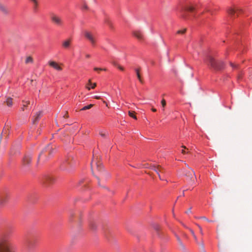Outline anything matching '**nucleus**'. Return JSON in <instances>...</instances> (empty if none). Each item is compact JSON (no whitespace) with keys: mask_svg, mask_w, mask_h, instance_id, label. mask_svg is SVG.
<instances>
[{"mask_svg":"<svg viewBox=\"0 0 252 252\" xmlns=\"http://www.w3.org/2000/svg\"><path fill=\"white\" fill-rule=\"evenodd\" d=\"M55 147L51 144L47 145L40 153L38 158V161L42 160L45 162L47 160L48 158L51 157L54 153Z\"/></svg>","mask_w":252,"mask_h":252,"instance_id":"1","label":"nucleus"},{"mask_svg":"<svg viewBox=\"0 0 252 252\" xmlns=\"http://www.w3.org/2000/svg\"><path fill=\"white\" fill-rule=\"evenodd\" d=\"M0 252H15L11 241L7 238L0 240Z\"/></svg>","mask_w":252,"mask_h":252,"instance_id":"2","label":"nucleus"},{"mask_svg":"<svg viewBox=\"0 0 252 252\" xmlns=\"http://www.w3.org/2000/svg\"><path fill=\"white\" fill-rule=\"evenodd\" d=\"M205 62L215 70H219L223 68V62L221 61H216L211 56H208Z\"/></svg>","mask_w":252,"mask_h":252,"instance_id":"3","label":"nucleus"},{"mask_svg":"<svg viewBox=\"0 0 252 252\" xmlns=\"http://www.w3.org/2000/svg\"><path fill=\"white\" fill-rule=\"evenodd\" d=\"M37 243V240L35 238H32L27 240L25 244V249L28 252H32Z\"/></svg>","mask_w":252,"mask_h":252,"instance_id":"4","label":"nucleus"},{"mask_svg":"<svg viewBox=\"0 0 252 252\" xmlns=\"http://www.w3.org/2000/svg\"><path fill=\"white\" fill-rule=\"evenodd\" d=\"M195 8L192 5H186L184 6L183 5H180L178 8L177 10H178L181 13V16L185 19H187V16L185 14V12L189 11V12H193L195 10Z\"/></svg>","mask_w":252,"mask_h":252,"instance_id":"5","label":"nucleus"},{"mask_svg":"<svg viewBox=\"0 0 252 252\" xmlns=\"http://www.w3.org/2000/svg\"><path fill=\"white\" fill-rule=\"evenodd\" d=\"M74 165L73 158L72 157H68L61 165V168L63 170L69 171L70 167Z\"/></svg>","mask_w":252,"mask_h":252,"instance_id":"6","label":"nucleus"},{"mask_svg":"<svg viewBox=\"0 0 252 252\" xmlns=\"http://www.w3.org/2000/svg\"><path fill=\"white\" fill-rule=\"evenodd\" d=\"M50 19L52 23L57 27H62L64 23L62 18L56 14H51Z\"/></svg>","mask_w":252,"mask_h":252,"instance_id":"7","label":"nucleus"},{"mask_svg":"<svg viewBox=\"0 0 252 252\" xmlns=\"http://www.w3.org/2000/svg\"><path fill=\"white\" fill-rule=\"evenodd\" d=\"M188 167V165H187ZM185 175L187 177L189 181L192 180L195 177V173L193 170L189 167L188 169L185 171Z\"/></svg>","mask_w":252,"mask_h":252,"instance_id":"8","label":"nucleus"},{"mask_svg":"<svg viewBox=\"0 0 252 252\" xmlns=\"http://www.w3.org/2000/svg\"><path fill=\"white\" fill-rule=\"evenodd\" d=\"M48 63L50 66L53 67L54 69L57 71H62L63 69L60 64L55 61H49Z\"/></svg>","mask_w":252,"mask_h":252,"instance_id":"9","label":"nucleus"},{"mask_svg":"<svg viewBox=\"0 0 252 252\" xmlns=\"http://www.w3.org/2000/svg\"><path fill=\"white\" fill-rule=\"evenodd\" d=\"M9 196L7 194L3 193L0 195V207L4 206L7 202Z\"/></svg>","mask_w":252,"mask_h":252,"instance_id":"10","label":"nucleus"},{"mask_svg":"<svg viewBox=\"0 0 252 252\" xmlns=\"http://www.w3.org/2000/svg\"><path fill=\"white\" fill-rule=\"evenodd\" d=\"M132 34L139 40L142 41L144 40V35L142 32L140 31H134L132 32Z\"/></svg>","mask_w":252,"mask_h":252,"instance_id":"11","label":"nucleus"},{"mask_svg":"<svg viewBox=\"0 0 252 252\" xmlns=\"http://www.w3.org/2000/svg\"><path fill=\"white\" fill-rule=\"evenodd\" d=\"M72 39L71 38H67L64 40L62 43V46L63 48L65 49H68L69 48L71 44Z\"/></svg>","mask_w":252,"mask_h":252,"instance_id":"12","label":"nucleus"},{"mask_svg":"<svg viewBox=\"0 0 252 252\" xmlns=\"http://www.w3.org/2000/svg\"><path fill=\"white\" fill-rule=\"evenodd\" d=\"M84 34L85 37L87 38L93 45L95 44V41L94 38L91 32H85Z\"/></svg>","mask_w":252,"mask_h":252,"instance_id":"13","label":"nucleus"},{"mask_svg":"<svg viewBox=\"0 0 252 252\" xmlns=\"http://www.w3.org/2000/svg\"><path fill=\"white\" fill-rule=\"evenodd\" d=\"M31 157L30 156L26 155L23 159V164L25 166L29 165L31 163Z\"/></svg>","mask_w":252,"mask_h":252,"instance_id":"14","label":"nucleus"},{"mask_svg":"<svg viewBox=\"0 0 252 252\" xmlns=\"http://www.w3.org/2000/svg\"><path fill=\"white\" fill-rule=\"evenodd\" d=\"M56 180V178L52 175H48L45 178V183L47 184H51Z\"/></svg>","mask_w":252,"mask_h":252,"instance_id":"15","label":"nucleus"},{"mask_svg":"<svg viewBox=\"0 0 252 252\" xmlns=\"http://www.w3.org/2000/svg\"><path fill=\"white\" fill-rule=\"evenodd\" d=\"M0 12L2 13L7 15L9 13L7 8L0 1Z\"/></svg>","mask_w":252,"mask_h":252,"instance_id":"16","label":"nucleus"},{"mask_svg":"<svg viewBox=\"0 0 252 252\" xmlns=\"http://www.w3.org/2000/svg\"><path fill=\"white\" fill-rule=\"evenodd\" d=\"M41 112H38L36 113V114L33 116V118L32 119L33 124H35L38 122V121L41 117Z\"/></svg>","mask_w":252,"mask_h":252,"instance_id":"17","label":"nucleus"},{"mask_svg":"<svg viewBox=\"0 0 252 252\" xmlns=\"http://www.w3.org/2000/svg\"><path fill=\"white\" fill-rule=\"evenodd\" d=\"M30 2L32 3L33 5V10L34 11H36L38 9V5H39V1L38 0H29Z\"/></svg>","mask_w":252,"mask_h":252,"instance_id":"18","label":"nucleus"},{"mask_svg":"<svg viewBox=\"0 0 252 252\" xmlns=\"http://www.w3.org/2000/svg\"><path fill=\"white\" fill-rule=\"evenodd\" d=\"M135 71L136 73V76L137 77V78L139 82L141 83H143V80L141 76L140 73V68H136L135 69Z\"/></svg>","mask_w":252,"mask_h":252,"instance_id":"19","label":"nucleus"},{"mask_svg":"<svg viewBox=\"0 0 252 252\" xmlns=\"http://www.w3.org/2000/svg\"><path fill=\"white\" fill-rule=\"evenodd\" d=\"M90 86H92V87H91L92 89H94L96 87V84L95 83L92 84L91 80L90 79V80H89L88 83L87 84L86 87V88L88 90H90L91 89Z\"/></svg>","mask_w":252,"mask_h":252,"instance_id":"20","label":"nucleus"},{"mask_svg":"<svg viewBox=\"0 0 252 252\" xmlns=\"http://www.w3.org/2000/svg\"><path fill=\"white\" fill-rule=\"evenodd\" d=\"M162 167L160 165H158L155 171L158 174L160 180H162L163 179L161 178L159 173L162 171Z\"/></svg>","mask_w":252,"mask_h":252,"instance_id":"21","label":"nucleus"},{"mask_svg":"<svg viewBox=\"0 0 252 252\" xmlns=\"http://www.w3.org/2000/svg\"><path fill=\"white\" fill-rule=\"evenodd\" d=\"M239 9H234L232 8H230L228 9V12L230 15L233 16L235 14V13H237V11Z\"/></svg>","mask_w":252,"mask_h":252,"instance_id":"22","label":"nucleus"},{"mask_svg":"<svg viewBox=\"0 0 252 252\" xmlns=\"http://www.w3.org/2000/svg\"><path fill=\"white\" fill-rule=\"evenodd\" d=\"M5 103H6V105L8 106H9V107L11 106L13 104L12 99L11 97L7 98Z\"/></svg>","mask_w":252,"mask_h":252,"instance_id":"23","label":"nucleus"},{"mask_svg":"<svg viewBox=\"0 0 252 252\" xmlns=\"http://www.w3.org/2000/svg\"><path fill=\"white\" fill-rule=\"evenodd\" d=\"M23 107L21 108L23 111L25 110V108L28 106V104H30L29 101H23Z\"/></svg>","mask_w":252,"mask_h":252,"instance_id":"24","label":"nucleus"},{"mask_svg":"<svg viewBox=\"0 0 252 252\" xmlns=\"http://www.w3.org/2000/svg\"><path fill=\"white\" fill-rule=\"evenodd\" d=\"M25 63H33L32 58L30 56L28 57L26 59Z\"/></svg>","mask_w":252,"mask_h":252,"instance_id":"25","label":"nucleus"},{"mask_svg":"<svg viewBox=\"0 0 252 252\" xmlns=\"http://www.w3.org/2000/svg\"><path fill=\"white\" fill-rule=\"evenodd\" d=\"M93 105H94L93 104H90L89 105L85 106L83 107L81 109V111H84V110L89 109L91 108L93 106Z\"/></svg>","mask_w":252,"mask_h":252,"instance_id":"26","label":"nucleus"},{"mask_svg":"<svg viewBox=\"0 0 252 252\" xmlns=\"http://www.w3.org/2000/svg\"><path fill=\"white\" fill-rule=\"evenodd\" d=\"M186 31H187V29L185 28L182 30H178L177 32V33L184 34L186 33Z\"/></svg>","mask_w":252,"mask_h":252,"instance_id":"27","label":"nucleus"},{"mask_svg":"<svg viewBox=\"0 0 252 252\" xmlns=\"http://www.w3.org/2000/svg\"><path fill=\"white\" fill-rule=\"evenodd\" d=\"M96 165L97 169L98 171H100L101 170V168H102V164H101V163H100V162H96Z\"/></svg>","mask_w":252,"mask_h":252,"instance_id":"28","label":"nucleus"},{"mask_svg":"<svg viewBox=\"0 0 252 252\" xmlns=\"http://www.w3.org/2000/svg\"><path fill=\"white\" fill-rule=\"evenodd\" d=\"M128 115L130 117L133 118L134 119H137L136 116L134 114V112L129 111Z\"/></svg>","mask_w":252,"mask_h":252,"instance_id":"29","label":"nucleus"},{"mask_svg":"<svg viewBox=\"0 0 252 252\" xmlns=\"http://www.w3.org/2000/svg\"><path fill=\"white\" fill-rule=\"evenodd\" d=\"M105 23L107 24L110 27V28H112V24L111 22L109 19H105Z\"/></svg>","mask_w":252,"mask_h":252,"instance_id":"30","label":"nucleus"},{"mask_svg":"<svg viewBox=\"0 0 252 252\" xmlns=\"http://www.w3.org/2000/svg\"><path fill=\"white\" fill-rule=\"evenodd\" d=\"M90 227L93 230H95L96 228V225L93 222L90 224Z\"/></svg>","mask_w":252,"mask_h":252,"instance_id":"31","label":"nucleus"},{"mask_svg":"<svg viewBox=\"0 0 252 252\" xmlns=\"http://www.w3.org/2000/svg\"><path fill=\"white\" fill-rule=\"evenodd\" d=\"M176 238H177V241L179 243V244H180V245H181V246L183 247V243L181 241V240L180 239V238L179 237V236H176Z\"/></svg>","mask_w":252,"mask_h":252,"instance_id":"32","label":"nucleus"},{"mask_svg":"<svg viewBox=\"0 0 252 252\" xmlns=\"http://www.w3.org/2000/svg\"><path fill=\"white\" fill-rule=\"evenodd\" d=\"M161 103L162 107L164 108L165 107V106L166 105L165 100L164 99H163L161 101Z\"/></svg>","mask_w":252,"mask_h":252,"instance_id":"33","label":"nucleus"},{"mask_svg":"<svg viewBox=\"0 0 252 252\" xmlns=\"http://www.w3.org/2000/svg\"><path fill=\"white\" fill-rule=\"evenodd\" d=\"M94 70L95 71H98V70H106V69L104 68H98V67H94Z\"/></svg>","mask_w":252,"mask_h":252,"instance_id":"34","label":"nucleus"},{"mask_svg":"<svg viewBox=\"0 0 252 252\" xmlns=\"http://www.w3.org/2000/svg\"><path fill=\"white\" fill-rule=\"evenodd\" d=\"M157 167V166L155 165H152L151 166H150V168L153 170H154V171L156 169Z\"/></svg>","mask_w":252,"mask_h":252,"instance_id":"35","label":"nucleus"},{"mask_svg":"<svg viewBox=\"0 0 252 252\" xmlns=\"http://www.w3.org/2000/svg\"><path fill=\"white\" fill-rule=\"evenodd\" d=\"M190 231L192 236H193L194 238L195 239V240H197L196 236H195L193 231L191 229H190Z\"/></svg>","mask_w":252,"mask_h":252,"instance_id":"36","label":"nucleus"},{"mask_svg":"<svg viewBox=\"0 0 252 252\" xmlns=\"http://www.w3.org/2000/svg\"><path fill=\"white\" fill-rule=\"evenodd\" d=\"M96 178H97V181H98L97 184H98V186H100V187H104L103 186H101V185H100V179H99L98 177H96Z\"/></svg>","mask_w":252,"mask_h":252,"instance_id":"37","label":"nucleus"},{"mask_svg":"<svg viewBox=\"0 0 252 252\" xmlns=\"http://www.w3.org/2000/svg\"><path fill=\"white\" fill-rule=\"evenodd\" d=\"M117 67L122 71H123L124 70V68L121 66L120 65H118Z\"/></svg>","mask_w":252,"mask_h":252,"instance_id":"38","label":"nucleus"},{"mask_svg":"<svg viewBox=\"0 0 252 252\" xmlns=\"http://www.w3.org/2000/svg\"><path fill=\"white\" fill-rule=\"evenodd\" d=\"M198 228H199V230H200V233H201L202 235H203V231H202V227H201L200 225H198Z\"/></svg>","mask_w":252,"mask_h":252,"instance_id":"39","label":"nucleus"},{"mask_svg":"<svg viewBox=\"0 0 252 252\" xmlns=\"http://www.w3.org/2000/svg\"><path fill=\"white\" fill-rule=\"evenodd\" d=\"M230 65L232 66V67L233 68H235L236 67V64H234V63H230Z\"/></svg>","mask_w":252,"mask_h":252,"instance_id":"40","label":"nucleus"},{"mask_svg":"<svg viewBox=\"0 0 252 252\" xmlns=\"http://www.w3.org/2000/svg\"><path fill=\"white\" fill-rule=\"evenodd\" d=\"M63 117L65 118H67L68 117V113H67V112H65V114L63 116Z\"/></svg>","mask_w":252,"mask_h":252,"instance_id":"41","label":"nucleus"},{"mask_svg":"<svg viewBox=\"0 0 252 252\" xmlns=\"http://www.w3.org/2000/svg\"><path fill=\"white\" fill-rule=\"evenodd\" d=\"M100 135L102 137H105V136H106V134H105V133H102V132H100Z\"/></svg>","mask_w":252,"mask_h":252,"instance_id":"42","label":"nucleus"},{"mask_svg":"<svg viewBox=\"0 0 252 252\" xmlns=\"http://www.w3.org/2000/svg\"><path fill=\"white\" fill-rule=\"evenodd\" d=\"M94 98H95V99H100V96L95 95V96H94Z\"/></svg>","mask_w":252,"mask_h":252,"instance_id":"43","label":"nucleus"},{"mask_svg":"<svg viewBox=\"0 0 252 252\" xmlns=\"http://www.w3.org/2000/svg\"><path fill=\"white\" fill-rule=\"evenodd\" d=\"M91 57V55L90 54H86V58H90Z\"/></svg>","mask_w":252,"mask_h":252,"instance_id":"44","label":"nucleus"},{"mask_svg":"<svg viewBox=\"0 0 252 252\" xmlns=\"http://www.w3.org/2000/svg\"><path fill=\"white\" fill-rule=\"evenodd\" d=\"M201 218H202V219H204V220H207L208 221H209V220L205 217H202Z\"/></svg>","mask_w":252,"mask_h":252,"instance_id":"45","label":"nucleus"},{"mask_svg":"<svg viewBox=\"0 0 252 252\" xmlns=\"http://www.w3.org/2000/svg\"><path fill=\"white\" fill-rule=\"evenodd\" d=\"M83 9H87L88 8L86 4H84L83 6Z\"/></svg>","mask_w":252,"mask_h":252,"instance_id":"46","label":"nucleus"},{"mask_svg":"<svg viewBox=\"0 0 252 252\" xmlns=\"http://www.w3.org/2000/svg\"><path fill=\"white\" fill-rule=\"evenodd\" d=\"M113 64L116 66L117 67H118V65H119V64H118L117 63H116V62H114L113 63Z\"/></svg>","mask_w":252,"mask_h":252,"instance_id":"47","label":"nucleus"},{"mask_svg":"<svg viewBox=\"0 0 252 252\" xmlns=\"http://www.w3.org/2000/svg\"><path fill=\"white\" fill-rule=\"evenodd\" d=\"M191 212V208H189L187 212L186 213L188 214Z\"/></svg>","mask_w":252,"mask_h":252,"instance_id":"48","label":"nucleus"},{"mask_svg":"<svg viewBox=\"0 0 252 252\" xmlns=\"http://www.w3.org/2000/svg\"><path fill=\"white\" fill-rule=\"evenodd\" d=\"M182 153L185 154L186 153V151L183 149L182 150Z\"/></svg>","mask_w":252,"mask_h":252,"instance_id":"49","label":"nucleus"},{"mask_svg":"<svg viewBox=\"0 0 252 252\" xmlns=\"http://www.w3.org/2000/svg\"><path fill=\"white\" fill-rule=\"evenodd\" d=\"M164 172H165V170L163 168H162V171L160 172V173H164Z\"/></svg>","mask_w":252,"mask_h":252,"instance_id":"50","label":"nucleus"},{"mask_svg":"<svg viewBox=\"0 0 252 252\" xmlns=\"http://www.w3.org/2000/svg\"><path fill=\"white\" fill-rule=\"evenodd\" d=\"M105 173H106V176H107L108 178H109V177H110V175H109V174L108 173H107V172H106Z\"/></svg>","mask_w":252,"mask_h":252,"instance_id":"51","label":"nucleus"},{"mask_svg":"<svg viewBox=\"0 0 252 252\" xmlns=\"http://www.w3.org/2000/svg\"><path fill=\"white\" fill-rule=\"evenodd\" d=\"M152 111H153V112H156L157 109H155V108H152Z\"/></svg>","mask_w":252,"mask_h":252,"instance_id":"52","label":"nucleus"},{"mask_svg":"<svg viewBox=\"0 0 252 252\" xmlns=\"http://www.w3.org/2000/svg\"><path fill=\"white\" fill-rule=\"evenodd\" d=\"M103 102V103L106 104V106H108V104L106 103V102L104 100Z\"/></svg>","mask_w":252,"mask_h":252,"instance_id":"53","label":"nucleus"},{"mask_svg":"<svg viewBox=\"0 0 252 252\" xmlns=\"http://www.w3.org/2000/svg\"><path fill=\"white\" fill-rule=\"evenodd\" d=\"M182 147L183 148H184V149H186V146H182Z\"/></svg>","mask_w":252,"mask_h":252,"instance_id":"54","label":"nucleus"},{"mask_svg":"<svg viewBox=\"0 0 252 252\" xmlns=\"http://www.w3.org/2000/svg\"><path fill=\"white\" fill-rule=\"evenodd\" d=\"M102 178H104V172L102 173Z\"/></svg>","mask_w":252,"mask_h":252,"instance_id":"55","label":"nucleus"},{"mask_svg":"<svg viewBox=\"0 0 252 252\" xmlns=\"http://www.w3.org/2000/svg\"><path fill=\"white\" fill-rule=\"evenodd\" d=\"M185 191V190H184L183 193H182V195H183V196H184V195H185V194H184Z\"/></svg>","mask_w":252,"mask_h":252,"instance_id":"56","label":"nucleus"},{"mask_svg":"<svg viewBox=\"0 0 252 252\" xmlns=\"http://www.w3.org/2000/svg\"><path fill=\"white\" fill-rule=\"evenodd\" d=\"M185 191V190H184L183 193H182V195H183V196H184V195H185V194H184Z\"/></svg>","mask_w":252,"mask_h":252,"instance_id":"57","label":"nucleus"},{"mask_svg":"<svg viewBox=\"0 0 252 252\" xmlns=\"http://www.w3.org/2000/svg\"><path fill=\"white\" fill-rule=\"evenodd\" d=\"M144 166H145V167H147V165H146V164H145V165H144Z\"/></svg>","mask_w":252,"mask_h":252,"instance_id":"58","label":"nucleus"},{"mask_svg":"<svg viewBox=\"0 0 252 252\" xmlns=\"http://www.w3.org/2000/svg\"><path fill=\"white\" fill-rule=\"evenodd\" d=\"M72 216H73V214H71V215H70V217H72Z\"/></svg>","mask_w":252,"mask_h":252,"instance_id":"59","label":"nucleus"}]
</instances>
